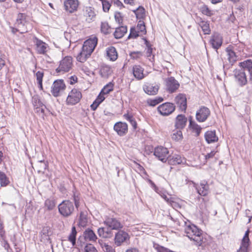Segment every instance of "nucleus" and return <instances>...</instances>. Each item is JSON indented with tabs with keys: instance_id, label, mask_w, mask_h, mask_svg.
I'll return each instance as SVG.
<instances>
[{
	"instance_id": "f257e3e1",
	"label": "nucleus",
	"mask_w": 252,
	"mask_h": 252,
	"mask_svg": "<svg viewBox=\"0 0 252 252\" xmlns=\"http://www.w3.org/2000/svg\"><path fill=\"white\" fill-rule=\"evenodd\" d=\"M185 232L187 236L194 244L198 246H204L206 245V239L203 235L202 231L194 224L187 225L185 228Z\"/></svg>"
},
{
	"instance_id": "f03ea898",
	"label": "nucleus",
	"mask_w": 252,
	"mask_h": 252,
	"mask_svg": "<svg viewBox=\"0 0 252 252\" xmlns=\"http://www.w3.org/2000/svg\"><path fill=\"white\" fill-rule=\"evenodd\" d=\"M97 43V38L95 36L90 37L86 40L83 44L82 51L77 56V60L84 63L90 57Z\"/></svg>"
},
{
	"instance_id": "7ed1b4c3",
	"label": "nucleus",
	"mask_w": 252,
	"mask_h": 252,
	"mask_svg": "<svg viewBox=\"0 0 252 252\" xmlns=\"http://www.w3.org/2000/svg\"><path fill=\"white\" fill-rule=\"evenodd\" d=\"M28 22L27 17L24 13H19L18 14L15 23L16 28L12 29V32L15 33L16 32H19L20 33H23L28 32L27 26Z\"/></svg>"
},
{
	"instance_id": "20e7f679",
	"label": "nucleus",
	"mask_w": 252,
	"mask_h": 252,
	"mask_svg": "<svg viewBox=\"0 0 252 252\" xmlns=\"http://www.w3.org/2000/svg\"><path fill=\"white\" fill-rule=\"evenodd\" d=\"M58 210L60 214L64 218L71 216L74 211V206L73 202L69 200L62 201L58 205Z\"/></svg>"
},
{
	"instance_id": "39448f33",
	"label": "nucleus",
	"mask_w": 252,
	"mask_h": 252,
	"mask_svg": "<svg viewBox=\"0 0 252 252\" xmlns=\"http://www.w3.org/2000/svg\"><path fill=\"white\" fill-rule=\"evenodd\" d=\"M73 66L72 58L70 56L65 57L60 63L59 67L56 69L58 73H63L69 71Z\"/></svg>"
},
{
	"instance_id": "423d86ee",
	"label": "nucleus",
	"mask_w": 252,
	"mask_h": 252,
	"mask_svg": "<svg viewBox=\"0 0 252 252\" xmlns=\"http://www.w3.org/2000/svg\"><path fill=\"white\" fill-rule=\"evenodd\" d=\"M81 92L76 89H72L68 94L66 102L67 105H73L78 103L82 98Z\"/></svg>"
},
{
	"instance_id": "0eeeda50",
	"label": "nucleus",
	"mask_w": 252,
	"mask_h": 252,
	"mask_svg": "<svg viewBox=\"0 0 252 252\" xmlns=\"http://www.w3.org/2000/svg\"><path fill=\"white\" fill-rule=\"evenodd\" d=\"M65 85L63 80L55 81L51 87V93L55 97L60 96L65 89Z\"/></svg>"
},
{
	"instance_id": "6e6552de",
	"label": "nucleus",
	"mask_w": 252,
	"mask_h": 252,
	"mask_svg": "<svg viewBox=\"0 0 252 252\" xmlns=\"http://www.w3.org/2000/svg\"><path fill=\"white\" fill-rule=\"evenodd\" d=\"M235 82L241 86H244L247 83V78L244 70L242 69H236L233 71Z\"/></svg>"
},
{
	"instance_id": "1a4fd4ad",
	"label": "nucleus",
	"mask_w": 252,
	"mask_h": 252,
	"mask_svg": "<svg viewBox=\"0 0 252 252\" xmlns=\"http://www.w3.org/2000/svg\"><path fill=\"white\" fill-rule=\"evenodd\" d=\"M154 155L158 160L165 162L169 158V151L165 147L159 146L156 148Z\"/></svg>"
},
{
	"instance_id": "9d476101",
	"label": "nucleus",
	"mask_w": 252,
	"mask_h": 252,
	"mask_svg": "<svg viewBox=\"0 0 252 252\" xmlns=\"http://www.w3.org/2000/svg\"><path fill=\"white\" fill-rule=\"evenodd\" d=\"M104 223L111 230H118L123 227V225L120 221L114 218L108 217L106 218Z\"/></svg>"
},
{
	"instance_id": "9b49d317",
	"label": "nucleus",
	"mask_w": 252,
	"mask_h": 252,
	"mask_svg": "<svg viewBox=\"0 0 252 252\" xmlns=\"http://www.w3.org/2000/svg\"><path fill=\"white\" fill-rule=\"evenodd\" d=\"M211 112L210 109L205 106H201L196 111V119L199 122H205L210 116Z\"/></svg>"
},
{
	"instance_id": "f8f14e48",
	"label": "nucleus",
	"mask_w": 252,
	"mask_h": 252,
	"mask_svg": "<svg viewBox=\"0 0 252 252\" xmlns=\"http://www.w3.org/2000/svg\"><path fill=\"white\" fill-rule=\"evenodd\" d=\"M175 109L174 104L166 102L160 105L158 107V112L162 116H168L171 114Z\"/></svg>"
},
{
	"instance_id": "ddd939ff",
	"label": "nucleus",
	"mask_w": 252,
	"mask_h": 252,
	"mask_svg": "<svg viewBox=\"0 0 252 252\" xmlns=\"http://www.w3.org/2000/svg\"><path fill=\"white\" fill-rule=\"evenodd\" d=\"M129 236L128 234L122 230H119L115 234L114 242L117 246H121L123 243L129 240Z\"/></svg>"
},
{
	"instance_id": "4468645a",
	"label": "nucleus",
	"mask_w": 252,
	"mask_h": 252,
	"mask_svg": "<svg viewBox=\"0 0 252 252\" xmlns=\"http://www.w3.org/2000/svg\"><path fill=\"white\" fill-rule=\"evenodd\" d=\"M193 186L200 195L205 196L208 194L209 192V186L206 181L200 182L199 185L193 182Z\"/></svg>"
},
{
	"instance_id": "2eb2a0df",
	"label": "nucleus",
	"mask_w": 252,
	"mask_h": 252,
	"mask_svg": "<svg viewBox=\"0 0 252 252\" xmlns=\"http://www.w3.org/2000/svg\"><path fill=\"white\" fill-rule=\"evenodd\" d=\"M114 130L120 136L125 135L128 131V126L126 123L122 122L116 123L114 126Z\"/></svg>"
},
{
	"instance_id": "dca6fc26",
	"label": "nucleus",
	"mask_w": 252,
	"mask_h": 252,
	"mask_svg": "<svg viewBox=\"0 0 252 252\" xmlns=\"http://www.w3.org/2000/svg\"><path fill=\"white\" fill-rule=\"evenodd\" d=\"M165 82L167 89L171 93L175 92L180 86L179 82L173 77L167 78Z\"/></svg>"
},
{
	"instance_id": "f3484780",
	"label": "nucleus",
	"mask_w": 252,
	"mask_h": 252,
	"mask_svg": "<svg viewBox=\"0 0 252 252\" xmlns=\"http://www.w3.org/2000/svg\"><path fill=\"white\" fill-rule=\"evenodd\" d=\"M144 69L139 64H135L133 66L132 72L134 77L140 80L146 76V74L144 73Z\"/></svg>"
},
{
	"instance_id": "a211bd4d",
	"label": "nucleus",
	"mask_w": 252,
	"mask_h": 252,
	"mask_svg": "<svg viewBox=\"0 0 252 252\" xmlns=\"http://www.w3.org/2000/svg\"><path fill=\"white\" fill-rule=\"evenodd\" d=\"M51 231L49 226L43 227L41 232H40V241L43 243H51L50 236L51 235Z\"/></svg>"
},
{
	"instance_id": "6ab92c4d",
	"label": "nucleus",
	"mask_w": 252,
	"mask_h": 252,
	"mask_svg": "<svg viewBox=\"0 0 252 252\" xmlns=\"http://www.w3.org/2000/svg\"><path fill=\"white\" fill-rule=\"evenodd\" d=\"M210 42L213 48L217 50L222 45V38L220 34L214 33L211 36Z\"/></svg>"
},
{
	"instance_id": "aec40b11",
	"label": "nucleus",
	"mask_w": 252,
	"mask_h": 252,
	"mask_svg": "<svg viewBox=\"0 0 252 252\" xmlns=\"http://www.w3.org/2000/svg\"><path fill=\"white\" fill-rule=\"evenodd\" d=\"M249 229H248L242 239L241 245L238 252H248V248L250 246V241L249 237Z\"/></svg>"
},
{
	"instance_id": "412c9836",
	"label": "nucleus",
	"mask_w": 252,
	"mask_h": 252,
	"mask_svg": "<svg viewBox=\"0 0 252 252\" xmlns=\"http://www.w3.org/2000/svg\"><path fill=\"white\" fill-rule=\"evenodd\" d=\"M234 48L233 46L229 45L225 49L227 60L231 65H232L236 62L238 58L234 51Z\"/></svg>"
},
{
	"instance_id": "4be33fe9",
	"label": "nucleus",
	"mask_w": 252,
	"mask_h": 252,
	"mask_svg": "<svg viewBox=\"0 0 252 252\" xmlns=\"http://www.w3.org/2000/svg\"><path fill=\"white\" fill-rule=\"evenodd\" d=\"M177 106L182 111H185L187 109V98L183 94H178L175 98Z\"/></svg>"
},
{
	"instance_id": "5701e85b",
	"label": "nucleus",
	"mask_w": 252,
	"mask_h": 252,
	"mask_svg": "<svg viewBox=\"0 0 252 252\" xmlns=\"http://www.w3.org/2000/svg\"><path fill=\"white\" fill-rule=\"evenodd\" d=\"M143 89L145 93L149 95H155L158 92L159 86L157 84L147 83L145 84Z\"/></svg>"
},
{
	"instance_id": "b1692460",
	"label": "nucleus",
	"mask_w": 252,
	"mask_h": 252,
	"mask_svg": "<svg viewBox=\"0 0 252 252\" xmlns=\"http://www.w3.org/2000/svg\"><path fill=\"white\" fill-rule=\"evenodd\" d=\"M65 10L70 13L77 10L79 1L78 0H66L64 3Z\"/></svg>"
},
{
	"instance_id": "393cba45",
	"label": "nucleus",
	"mask_w": 252,
	"mask_h": 252,
	"mask_svg": "<svg viewBox=\"0 0 252 252\" xmlns=\"http://www.w3.org/2000/svg\"><path fill=\"white\" fill-rule=\"evenodd\" d=\"M239 65L241 69L244 71L247 70L250 74V79L252 81V61L251 60H247L239 63Z\"/></svg>"
},
{
	"instance_id": "a878e982",
	"label": "nucleus",
	"mask_w": 252,
	"mask_h": 252,
	"mask_svg": "<svg viewBox=\"0 0 252 252\" xmlns=\"http://www.w3.org/2000/svg\"><path fill=\"white\" fill-rule=\"evenodd\" d=\"M97 233L100 237L104 238H110L113 235L112 230L109 227H100L97 229Z\"/></svg>"
},
{
	"instance_id": "bb28decb",
	"label": "nucleus",
	"mask_w": 252,
	"mask_h": 252,
	"mask_svg": "<svg viewBox=\"0 0 252 252\" xmlns=\"http://www.w3.org/2000/svg\"><path fill=\"white\" fill-rule=\"evenodd\" d=\"M107 59L111 61H115L118 58V53L116 48L113 46H110L106 50Z\"/></svg>"
},
{
	"instance_id": "cd10ccee",
	"label": "nucleus",
	"mask_w": 252,
	"mask_h": 252,
	"mask_svg": "<svg viewBox=\"0 0 252 252\" xmlns=\"http://www.w3.org/2000/svg\"><path fill=\"white\" fill-rule=\"evenodd\" d=\"M197 20L204 33L205 34H210L211 30L209 22L208 21L203 20L201 18H197Z\"/></svg>"
},
{
	"instance_id": "c85d7f7f",
	"label": "nucleus",
	"mask_w": 252,
	"mask_h": 252,
	"mask_svg": "<svg viewBox=\"0 0 252 252\" xmlns=\"http://www.w3.org/2000/svg\"><path fill=\"white\" fill-rule=\"evenodd\" d=\"M187 119L184 115H179L176 119L175 126L177 129H183L185 127Z\"/></svg>"
},
{
	"instance_id": "c756f323",
	"label": "nucleus",
	"mask_w": 252,
	"mask_h": 252,
	"mask_svg": "<svg viewBox=\"0 0 252 252\" xmlns=\"http://www.w3.org/2000/svg\"><path fill=\"white\" fill-rule=\"evenodd\" d=\"M205 138L208 143H212L218 141V137L216 135L215 130L207 131L205 133Z\"/></svg>"
},
{
	"instance_id": "7c9ffc66",
	"label": "nucleus",
	"mask_w": 252,
	"mask_h": 252,
	"mask_svg": "<svg viewBox=\"0 0 252 252\" xmlns=\"http://www.w3.org/2000/svg\"><path fill=\"white\" fill-rule=\"evenodd\" d=\"M36 51L38 53L44 54L47 52L48 46L41 40L36 39Z\"/></svg>"
},
{
	"instance_id": "2f4dec72",
	"label": "nucleus",
	"mask_w": 252,
	"mask_h": 252,
	"mask_svg": "<svg viewBox=\"0 0 252 252\" xmlns=\"http://www.w3.org/2000/svg\"><path fill=\"white\" fill-rule=\"evenodd\" d=\"M84 15L88 21L90 22L93 20L95 16L94 8L92 7H86L84 11Z\"/></svg>"
},
{
	"instance_id": "473e14b6",
	"label": "nucleus",
	"mask_w": 252,
	"mask_h": 252,
	"mask_svg": "<svg viewBox=\"0 0 252 252\" xmlns=\"http://www.w3.org/2000/svg\"><path fill=\"white\" fill-rule=\"evenodd\" d=\"M84 236L86 241H95L97 239V237L94 231L90 229H87L84 232Z\"/></svg>"
},
{
	"instance_id": "72a5a7b5",
	"label": "nucleus",
	"mask_w": 252,
	"mask_h": 252,
	"mask_svg": "<svg viewBox=\"0 0 252 252\" xmlns=\"http://www.w3.org/2000/svg\"><path fill=\"white\" fill-rule=\"evenodd\" d=\"M126 32L127 27L126 26H121L116 29L114 35L116 38H121L124 36Z\"/></svg>"
},
{
	"instance_id": "f704fd0d",
	"label": "nucleus",
	"mask_w": 252,
	"mask_h": 252,
	"mask_svg": "<svg viewBox=\"0 0 252 252\" xmlns=\"http://www.w3.org/2000/svg\"><path fill=\"white\" fill-rule=\"evenodd\" d=\"M168 161L170 164L176 165L181 164L183 162V158L180 155H174L169 157Z\"/></svg>"
},
{
	"instance_id": "c9c22d12",
	"label": "nucleus",
	"mask_w": 252,
	"mask_h": 252,
	"mask_svg": "<svg viewBox=\"0 0 252 252\" xmlns=\"http://www.w3.org/2000/svg\"><path fill=\"white\" fill-rule=\"evenodd\" d=\"M189 126L192 130V131L195 133L197 136L200 134L202 128L194 121H192L191 118L189 119Z\"/></svg>"
},
{
	"instance_id": "e433bc0d",
	"label": "nucleus",
	"mask_w": 252,
	"mask_h": 252,
	"mask_svg": "<svg viewBox=\"0 0 252 252\" xmlns=\"http://www.w3.org/2000/svg\"><path fill=\"white\" fill-rule=\"evenodd\" d=\"M135 14L136 18L139 20H143L145 16V10L143 7L140 6L136 10L133 11Z\"/></svg>"
},
{
	"instance_id": "4c0bfd02",
	"label": "nucleus",
	"mask_w": 252,
	"mask_h": 252,
	"mask_svg": "<svg viewBox=\"0 0 252 252\" xmlns=\"http://www.w3.org/2000/svg\"><path fill=\"white\" fill-rule=\"evenodd\" d=\"M88 223V219L87 213L85 212L81 211L80 212V218L79 220V225L82 227H85Z\"/></svg>"
},
{
	"instance_id": "58836bf2",
	"label": "nucleus",
	"mask_w": 252,
	"mask_h": 252,
	"mask_svg": "<svg viewBox=\"0 0 252 252\" xmlns=\"http://www.w3.org/2000/svg\"><path fill=\"white\" fill-rule=\"evenodd\" d=\"M44 206L47 211L53 210L56 206V201L54 199H47L45 201Z\"/></svg>"
},
{
	"instance_id": "ea45409f",
	"label": "nucleus",
	"mask_w": 252,
	"mask_h": 252,
	"mask_svg": "<svg viewBox=\"0 0 252 252\" xmlns=\"http://www.w3.org/2000/svg\"><path fill=\"white\" fill-rule=\"evenodd\" d=\"M99 244L101 247L105 252H115V250L113 247L106 243L104 242L102 240L99 241Z\"/></svg>"
},
{
	"instance_id": "a19ab883",
	"label": "nucleus",
	"mask_w": 252,
	"mask_h": 252,
	"mask_svg": "<svg viewBox=\"0 0 252 252\" xmlns=\"http://www.w3.org/2000/svg\"><path fill=\"white\" fill-rule=\"evenodd\" d=\"M44 76V73L42 71H38L35 74V76L37 80L38 87L40 90H43L42 87V79Z\"/></svg>"
},
{
	"instance_id": "79ce46f5",
	"label": "nucleus",
	"mask_w": 252,
	"mask_h": 252,
	"mask_svg": "<svg viewBox=\"0 0 252 252\" xmlns=\"http://www.w3.org/2000/svg\"><path fill=\"white\" fill-rule=\"evenodd\" d=\"M77 231L75 226H73L71 228V232L68 236V240L71 243L72 246L76 244V236Z\"/></svg>"
},
{
	"instance_id": "37998d69",
	"label": "nucleus",
	"mask_w": 252,
	"mask_h": 252,
	"mask_svg": "<svg viewBox=\"0 0 252 252\" xmlns=\"http://www.w3.org/2000/svg\"><path fill=\"white\" fill-rule=\"evenodd\" d=\"M181 129H177L173 131L172 134V138L175 141H179L183 138L182 132Z\"/></svg>"
},
{
	"instance_id": "c03bdc74",
	"label": "nucleus",
	"mask_w": 252,
	"mask_h": 252,
	"mask_svg": "<svg viewBox=\"0 0 252 252\" xmlns=\"http://www.w3.org/2000/svg\"><path fill=\"white\" fill-rule=\"evenodd\" d=\"M124 117L126 120L128 121L131 125L132 126L133 129H135L137 127V123L133 118V117L128 114H126L124 115Z\"/></svg>"
},
{
	"instance_id": "a18cd8bd",
	"label": "nucleus",
	"mask_w": 252,
	"mask_h": 252,
	"mask_svg": "<svg viewBox=\"0 0 252 252\" xmlns=\"http://www.w3.org/2000/svg\"><path fill=\"white\" fill-rule=\"evenodd\" d=\"M111 29L108 23L106 22H103L101 24V31L105 34H109L111 32Z\"/></svg>"
},
{
	"instance_id": "49530a36",
	"label": "nucleus",
	"mask_w": 252,
	"mask_h": 252,
	"mask_svg": "<svg viewBox=\"0 0 252 252\" xmlns=\"http://www.w3.org/2000/svg\"><path fill=\"white\" fill-rule=\"evenodd\" d=\"M200 11L203 14L207 16H211L214 14V11L210 9L206 5H204L201 7Z\"/></svg>"
},
{
	"instance_id": "de8ad7c7",
	"label": "nucleus",
	"mask_w": 252,
	"mask_h": 252,
	"mask_svg": "<svg viewBox=\"0 0 252 252\" xmlns=\"http://www.w3.org/2000/svg\"><path fill=\"white\" fill-rule=\"evenodd\" d=\"M136 29L138 32H141L142 34H145L146 33L145 25L143 20H139L138 21Z\"/></svg>"
},
{
	"instance_id": "09e8293b",
	"label": "nucleus",
	"mask_w": 252,
	"mask_h": 252,
	"mask_svg": "<svg viewBox=\"0 0 252 252\" xmlns=\"http://www.w3.org/2000/svg\"><path fill=\"white\" fill-rule=\"evenodd\" d=\"M9 182L6 175L0 171V184L1 186H6L9 184Z\"/></svg>"
},
{
	"instance_id": "8fccbe9b",
	"label": "nucleus",
	"mask_w": 252,
	"mask_h": 252,
	"mask_svg": "<svg viewBox=\"0 0 252 252\" xmlns=\"http://www.w3.org/2000/svg\"><path fill=\"white\" fill-rule=\"evenodd\" d=\"M113 90V84L111 83H109V84L105 85L102 89L101 91V94H107Z\"/></svg>"
},
{
	"instance_id": "3c124183",
	"label": "nucleus",
	"mask_w": 252,
	"mask_h": 252,
	"mask_svg": "<svg viewBox=\"0 0 252 252\" xmlns=\"http://www.w3.org/2000/svg\"><path fill=\"white\" fill-rule=\"evenodd\" d=\"M145 42H146V45L147 47V52H146V55L148 57H150V58H149V60L153 62H154V56L151 57V55H152V48H151V47L150 46V44L148 42L147 40H145Z\"/></svg>"
},
{
	"instance_id": "603ef678",
	"label": "nucleus",
	"mask_w": 252,
	"mask_h": 252,
	"mask_svg": "<svg viewBox=\"0 0 252 252\" xmlns=\"http://www.w3.org/2000/svg\"><path fill=\"white\" fill-rule=\"evenodd\" d=\"M32 102L34 107L42 106V104H43L40 101L38 95H34L32 96Z\"/></svg>"
},
{
	"instance_id": "864d4df0",
	"label": "nucleus",
	"mask_w": 252,
	"mask_h": 252,
	"mask_svg": "<svg viewBox=\"0 0 252 252\" xmlns=\"http://www.w3.org/2000/svg\"><path fill=\"white\" fill-rule=\"evenodd\" d=\"M163 98L161 97H159L157 98L154 99H148L147 103L150 106H155L158 104L159 103L163 101Z\"/></svg>"
},
{
	"instance_id": "5fc2aeb1",
	"label": "nucleus",
	"mask_w": 252,
	"mask_h": 252,
	"mask_svg": "<svg viewBox=\"0 0 252 252\" xmlns=\"http://www.w3.org/2000/svg\"><path fill=\"white\" fill-rule=\"evenodd\" d=\"M129 56L131 59L138 60L143 56V53L140 51L133 52L130 53Z\"/></svg>"
},
{
	"instance_id": "6e6d98bb",
	"label": "nucleus",
	"mask_w": 252,
	"mask_h": 252,
	"mask_svg": "<svg viewBox=\"0 0 252 252\" xmlns=\"http://www.w3.org/2000/svg\"><path fill=\"white\" fill-rule=\"evenodd\" d=\"M46 108V106L42 104V106H37V107H34V109L35 110V112L38 114L39 115L43 117L44 115V111L45 109Z\"/></svg>"
},
{
	"instance_id": "4d7b16f0",
	"label": "nucleus",
	"mask_w": 252,
	"mask_h": 252,
	"mask_svg": "<svg viewBox=\"0 0 252 252\" xmlns=\"http://www.w3.org/2000/svg\"><path fill=\"white\" fill-rule=\"evenodd\" d=\"M139 32H138L137 30L135 29L134 28H132L130 29V32L128 36V38H135L139 36Z\"/></svg>"
},
{
	"instance_id": "13d9d810",
	"label": "nucleus",
	"mask_w": 252,
	"mask_h": 252,
	"mask_svg": "<svg viewBox=\"0 0 252 252\" xmlns=\"http://www.w3.org/2000/svg\"><path fill=\"white\" fill-rule=\"evenodd\" d=\"M85 252H97L95 248L92 244H88L84 248Z\"/></svg>"
},
{
	"instance_id": "bf43d9fd",
	"label": "nucleus",
	"mask_w": 252,
	"mask_h": 252,
	"mask_svg": "<svg viewBox=\"0 0 252 252\" xmlns=\"http://www.w3.org/2000/svg\"><path fill=\"white\" fill-rule=\"evenodd\" d=\"M101 2L103 11L105 12H108L110 8L111 4L106 0H103Z\"/></svg>"
},
{
	"instance_id": "052dcab7",
	"label": "nucleus",
	"mask_w": 252,
	"mask_h": 252,
	"mask_svg": "<svg viewBox=\"0 0 252 252\" xmlns=\"http://www.w3.org/2000/svg\"><path fill=\"white\" fill-rule=\"evenodd\" d=\"M115 18L117 22L119 24H122L123 21V17L120 12H116L115 14Z\"/></svg>"
},
{
	"instance_id": "680f3d73",
	"label": "nucleus",
	"mask_w": 252,
	"mask_h": 252,
	"mask_svg": "<svg viewBox=\"0 0 252 252\" xmlns=\"http://www.w3.org/2000/svg\"><path fill=\"white\" fill-rule=\"evenodd\" d=\"M155 248L158 252H173L168 249L159 245H158Z\"/></svg>"
},
{
	"instance_id": "e2e57ef3",
	"label": "nucleus",
	"mask_w": 252,
	"mask_h": 252,
	"mask_svg": "<svg viewBox=\"0 0 252 252\" xmlns=\"http://www.w3.org/2000/svg\"><path fill=\"white\" fill-rule=\"evenodd\" d=\"M68 82L70 84L73 85L77 81V77L76 76H71L68 79Z\"/></svg>"
},
{
	"instance_id": "0e129e2a",
	"label": "nucleus",
	"mask_w": 252,
	"mask_h": 252,
	"mask_svg": "<svg viewBox=\"0 0 252 252\" xmlns=\"http://www.w3.org/2000/svg\"><path fill=\"white\" fill-rule=\"evenodd\" d=\"M100 104V103L95 99L91 105V109L94 111L95 110Z\"/></svg>"
},
{
	"instance_id": "69168bd1",
	"label": "nucleus",
	"mask_w": 252,
	"mask_h": 252,
	"mask_svg": "<svg viewBox=\"0 0 252 252\" xmlns=\"http://www.w3.org/2000/svg\"><path fill=\"white\" fill-rule=\"evenodd\" d=\"M216 154V152L214 151H211L210 153L207 154L205 155V159H208L209 158H212L214 157L215 155Z\"/></svg>"
},
{
	"instance_id": "338daca9",
	"label": "nucleus",
	"mask_w": 252,
	"mask_h": 252,
	"mask_svg": "<svg viewBox=\"0 0 252 252\" xmlns=\"http://www.w3.org/2000/svg\"><path fill=\"white\" fill-rule=\"evenodd\" d=\"M104 94H101V92H100L99 95L96 98V100L98 101L100 103H101L105 99V97L104 96Z\"/></svg>"
},
{
	"instance_id": "774afa93",
	"label": "nucleus",
	"mask_w": 252,
	"mask_h": 252,
	"mask_svg": "<svg viewBox=\"0 0 252 252\" xmlns=\"http://www.w3.org/2000/svg\"><path fill=\"white\" fill-rule=\"evenodd\" d=\"M146 180L151 185V187L157 191L158 188L157 187L155 183L151 180L148 178H146Z\"/></svg>"
}]
</instances>
